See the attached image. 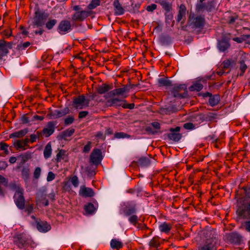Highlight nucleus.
I'll return each mask as SVG.
<instances>
[{
    "instance_id": "10",
    "label": "nucleus",
    "mask_w": 250,
    "mask_h": 250,
    "mask_svg": "<svg viewBox=\"0 0 250 250\" xmlns=\"http://www.w3.org/2000/svg\"><path fill=\"white\" fill-rule=\"evenodd\" d=\"M103 159L102 151L101 149L95 148L92 151L90 156V161L93 164L98 165Z\"/></svg>"
},
{
    "instance_id": "56",
    "label": "nucleus",
    "mask_w": 250,
    "mask_h": 250,
    "mask_svg": "<svg viewBox=\"0 0 250 250\" xmlns=\"http://www.w3.org/2000/svg\"><path fill=\"white\" fill-rule=\"evenodd\" d=\"M217 114L215 113L209 112L206 114V121H212L216 118Z\"/></svg>"
},
{
    "instance_id": "61",
    "label": "nucleus",
    "mask_w": 250,
    "mask_h": 250,
    "mask_svg": "<svg viewBox=\"0 0 250 250\" xmlns=\"http://www.w3.org/2000/svg\"><path fill=\"white\" fill-rule=\"evenodd\" d=\"M91 148V142L89 141L87 142V144L84 146L83 149V152H84V153L89 152Z\"/></svg>"
},
{
    "instance_id": "13",
    "label": "nucleus",
    "mask_w": 250,
    "mask_h": 250,
    "mask_svg": "<svg viewBox=\"0 0 250 250\" xmlns=\"http://www.w3.org/2000/svg\"><path fill=\"white\" fill-rule=\"evenodd\" d=\"M72 29L70 21L67 20H62L59 24L58 30L61 34H64L69 32Z\"/></svg>"
},
{
    "instance_id": "51",
    "label": "nucleus",
    "mask_w": 250,
    "mask_h": 250,
    "mask_svg": "<svg viewBox=\"0 0 250 250\" xmlns=\"http://www.w3.org/2000/svg\"><path fill=\"white\" fill-rule=\"evenodd\" d=\"M231 62L229 60H227L224 61L222 64V67L223 70H225V71H227L229 70L230 71L229 67L230 66Z\"/></svg>"
},
{
    "instance_id": "1",
    "label": "nucleus",
    "mask_w": 250,
    "mask_h": 250,
    "mask_svg": "<svg viewBox=\"0 0 250 250\" xmlns=\"http://www.w3.org/2000/svg\"><path fill=\"white\" fill-rule=\"evenodd\" d=\"M125 216L129 217L128 221L134 226H136L139 220L138 217L135 214L137 212L136 205L135 204L128 205L123 209Z\"/></svg>"
},
{
    "instance_id": "29",
    "label": "nucleus",
    "mask_w": 250,
    "mask_h": 250,
    "mask_svg": "<svg viewBox=\"0 0 250 250\" xmlns=\"http://www.w3.org/2000/svg\"><path fill=\"white\" fill-rule=\"evenodd\" d=\"M5 41L0 40V60L8 52V50L6 48Z\"/></svg>"
},
{
    "instance_id": "49",
    "label": "nucleus",
    "mask_w": 250,
    "mask_h": 250,
    "mask_svg": "<svg viewBox=\"0 0 250 250\" xmlns=\"http://www.w3.org/2000/svg\"><path fill=\"white\" fill-rule=\"evenodd\" d=\"M69 180H70L71 183H72V185L74 187L76 188V187H78L79 184V181L78 180V178L77 176L74 175V176H71Z\"/></svg>"
},
{
    "instance_id": "54",
    "label": "nucleus",
    "mask_w": 250,
    "mask_h": 250,
    "mask_svg": "<svg viewBox=\"0 0 250 250\" xmlns=\"http://www.w3.org/2000/svg\"><path fill=\"white\" fill-rule=\"evenodd\" d=\"M121 106L124 108L132 109L134 108L135 104L133 103L127 104L126 103V101L125 100H123V102L122 103Z\"/></svg>"
},
{
    "instance_id": "41",
    "label": "nucleus",
    "mask_w": 250,
    "mask_h": 250,
    "mask_svg": "<svg viewBox=\"0 0 250 250\" xmlns=\"http://www.w3.org/2000/svg\"><path fill=\"white\" fill-rule=\"evenodd\" d=\"M158 83L160 86H170L171 85V82L165 78H160L158 79Z\"/></svg>"
},
{
    "instance_id": "4",
    "label": "nucleus",
    "mask_w": 250,
    "mask_h": 250,
    "mask_svg": "<svg viewBox=\"0 0 250 250\" xmlns=\"http://www.w3.org/2000/svg\"><path fill=\"white\" fill-rule=\"evenodd\" d=\"M48 16L49 15L47 13L40 10L39 8H37L35 12L33 18V26L41 27L44 25Z\"/></svg>"
},
{
    "instance_id": "9",
    "label": "nucleus",
    "mask_w": 250,
    "mask_h": 250,
    "mask_svg": "<svg viewBox=\"0 0 250 250\" xmlns=\"http://www.w3.org/2000/svg\"><path fill=\"white\" fill-rule=\"evenodd\" d=\"M189 20L191 21V24L196 28L203 29L205 24V19L204 16H197L196 17L191 16L189 17Z\"/></svg>"
},
{
    "instance_id": "35",
    "label": "nucleus",
    "mask_w": 250,
    "mask_h": 250,
    "mask_svg": "<svg viewBox=\"0 0 250 250\" xmlns=\"http://www.w3.org/2000/svg\"><path fill=\"white\" fill-rule=\"evenodd\" d=\"M7 187H8L10 189L15 190L16 191L15 193H17L20 191H21L23 189L19 185L17 184L15 182H11L8 184Z\"/></svg>"
},
{
    "instance_id": "24",
    "label": "nucleus",
    "mask_w": 250,
    "mask_h": 250,
    "mask_svg": "<svg viewBox=\"0 0 250 250\" xmlns=\"http://www.w3.org/2000/svg\"><path fill=\"white\" fill-rule=\"evenodd\" d=\"M115 8V14L117 15H121L124 14L125 10L120 4L119 0H114L113 3Z\"/></svg>"
},
{
    "instance_id": "42",
    "label": "nucleus",
    "mask_w": 250,
    "mask_h": 250,
    "mask_svg": "<svg viewBox=\"0 0 250 250\" xmlns=\"http://www.w3.org/2000/svg\"><path fill=\"white\" fill-rule=\"evenodd\" d=\"M100 4V0H92L90 4L87 6V8L92 10L95 8Z\"/></svg>"
},
{
    "instance_id": "22",
    "label": "nucleus",
    "mask_w": 250,
    "mask_h": 250,
    "mask_svg": "<svg viewBox=\"0 0 250 250\" xmlns=\"http://www.w3.org/2000/svg\"><path fill=\"white\" fill-rule=\"evenodd\" d=\"M69 112L70 109L68 107H66L62 110H55L52 113V116L54 118H58L69 114Z\"/></svg>"
},
{
    "instance_id": "21",
    "label": "nucleus",
    "mask_w": 250,
    "mask_h": 250,
    "mask_svg": "<svg viewBox=\"0 0 250 250\" xmlns=\"http://www.w3.org/2000/svg\"><path fill=\"white\" fill-rule=\"evenodd\" d=\"M37 228L41 232H47L51 229V226L46 221H40L37 222Z\"/></svg>"
},
{
    "instance_id": "46",
    "label": "nucleus",
    "mask_w": 250,
    "mask_h": 250,
    "mask_svg": "<svg viewBox=\"0 0 250 250\" xmlns=\"http://www.w3.org/2000/svg\"><path fill=\"white\" fill-rule=\"evenodd\" d=\"M31 115L29 113H27L22 115L20 118V121L23 124H26L29 122V118Z\"/></svg>"
},
{
    "instance_id": "30",
    "label": "nucleus",
    "mask_w": 250,
    "mask_h": 250,
    "mask_svg": "<svg viewBox=\"0 0 250 250\" xmlns=\"http://www.w3.org/2000/svg\"><path fill=\"white\" fill-rule=\"evenodd\" d=\"M136 163L138 166L146 167L150 164V160L148 158L142 157L136 162Z\"/></svg>"
},
{
    "instance_id": "52",
    "label": "nucleus",
    "mask_w": 250,
    "mask_h": 250,
    "mask_svg": "<svg viewBox=\"0 0 250 250\" xmlns=\"http://www.w3.org/2000/svg\"><path fill=\"white\" fill-rule=\"evenodd\" d=\"M240 70H241V73L240 74V76H243L244 72H245L246 69L247 68V65L245 63V62L243 60H242L240 62Z\"/></svg>"
},
{
    "instance_id": "33",
    "label": "nucleus",
    "mask_w": 250,
    "mask_h": 250,
    "mask_svg": "<svg viewBox=\"0 0 250 250\" xmlns=\"http://www.w3.org/2000/svg\"><path fill=\"white\" fill-rule=\"evenodd\" d=\"M220 101V97L219 95H212L211 97L209 99L208 103L209 105L211 106H214L217 105Z\"/></svg>"
},
{
    "instance_id": "58",
    "label": "nucleus",
    "mask_w": 250,
    "mask_h": 250,
    "mask_svg": "<svg viewBox=\"0 0 250 250\" xmlns=\"http://www.w3.org/2000/svg\"><path fill=\"white\" fill-rule=\"evenodd\" d=\"M74 121V118L73 116H69L64 119V124L69 125L72 124Z\"/></svg>"
},
{
    "instance_id": "39",
    "label": "nucleus",
    "mask_w": 250,
    "mask_h": 250,
    "mask_svg": "<svg viewBox=\"0 0 250 250\" xmlns=\"http://www.w3.org/2000/svg\"><path fill=\"white\" fill-rule=\"evenodd\" d=\"M37 198L45 206H47L49 205L48 201L46 199V196L43 193L38 194Z\"/></svg>"
},
{
    "instance_id": "28",
    "label": "nucleus",
    "mask_w": 250,
    "mask_h": 250,
    "mask_svg": "<svg viewBox=\"0 0 250 250\" xmlns=\"http://www.w3.org/2000/svg\"><path fill=\"white\" fill-rule=\"evenodd\" d=\"M156 2L160 4L166 12H170L172 9V4L166 0H159Z\"/></svg>"
},
{
    "instance_id": "37",
    "label": "nucleus",
    "mask_w": 250,
    "mask_h": 250,
    "mask_svg": "<svg viewBox=\"0 0 250 250\" xmlns=\"http://www.w3.org/2000/svg\"><path fill=\"white\" fill-rule=\"evenodd\" d=\"M84 209L87 214H92L94 213L95 210L94 206L91 203H89L84 206Z\"/></svg>"
},
{
    "instance_id": "53",
    "label": "nucleus",
    "mask_w": 250,
    "mask_h": 250,
    "mask_svg": "<svg viewBox=\"0 0 250 250\" xmlns=\"http://www.w3.org/2000/svg\"><path fill=\"white\" fill-rule=\"evenodd\" d=\"M114 137L116 138H130V136L126 133L120 132H116L114 134Z\"/></svg>"
},
{
    "instance_id": "6",
    "label": "nucleus",
    "mask_w": 250,
    "mask_h": 250,
    "mask_svg": "<svg viewBox=\"0 0 250 250\" xmlns=\"http://www.w3.org/2000/svg\"><path fill=\"white\" fill-rule=\"evenodd\" d=\"M171 92L175 98L182 99L188 97L187 86L185 84L175 85L171 89Z\"/></svg>"
},
{
    "instance_id": "59",
    "label": "nucleus",
    "mask_w": 250,
    "mask_h": 250,
    "mask_svg": "<svg viewBox=\"0 0 250 250\" xmlns=\"http://www.w3.org/2000/svg\"><path fill=\"white\" fill-rule=\"evenodd\" d=\"M41 169L39 167H37L36 168L34 172V177L35 179H38L41 175Z\"/></svg>"
},
{
    "instance_id": "44",
    "label": "nucleus",
    "mask_w": 250,
    "mask_h": 250,
    "mask_svg": "<svg viewBox=\"0 0 250 250\" xmlns=\"http://www.w3.org/2000/svg\"><path fill=\"white\" fill-rule=\"evenodd\" d=\"M57 21L55 19H49L45 24L46 27L50 30L57 23Z\"/></svg>"
},
{
    "instance_id": "5",
    "label": "nucleus",
    "mask_w": 250,
    "mask_h": 250,
    "mask_svg": "<svg viewBox=\"0 0 250 250\" xmlns=\"http://www.w3.org/2000/svg\"><path fill=\"white\" fill-rule=\"evenodd\" d=\"M217 239L216 235L207 238L204 243L198 247V250H216Z\"/></svg>"
},
{
    "instance_id": "17",
    "label": "nucleus",
    "mask_w": 250,
    "mask_h": 250,
    "mask_svg": "<svg viewBox=\"0 0 250 250\" xmlns=\"http://www.w3.org/2000/svg\"><path fill=\"white\" fill-rule=\"evenodd\" d=\"M214 8V2L213 1H208L206 3H197L196 6V10L197 12L204 11V10L210 12Z\"/></svg>"
},
{
    "instance_id": "63",
    "label": "nucleus",
    "mask_w": 250,
    "mask_h": 250,
    "mask_svg": "<svg viewBox=\"0 0 250 250\" xmlns=\"http://www.w3.org/2000/svg\"><path fill=\"white\" fill-rule=\"evenodd\" d=\"M156 8H157V5L155 4H152L151 5H148L146 7V9L148 12H153Z\"/></svg>"
},
{
    "instance_id": "23",
    "label": "nucleus",
    "mask_w": 250,
    "mask_h": 250,
    "mask_svg": "<svg viewBox=\"0 0 250 250\" xmlns=\"http://www.w3.org/2000/svg\"><path fill=\"white\" fill-rule=\"evenodd\" d=\"M113 88L112 84L103 83L96 88L97 92L100 94H103Z\"/></svg>"
},
{
    "instance_id": "8",
    "label": "nucleus",
    "mask_w": 250,
    "mask_h": 250,
    "mask_svg": "<svg viewBox=\"0 0 250 250\" xmlns=\"http://www.w3.org/2000/svg\"><path fill=\"white\" fill-rule=\"evenodd\" d=\"M229 40L230 38L229 35H222L221 39L218 40L217 42V47L220 51L224 52L229 48L230 46Z\"/></svg>"
},
{
    "instance_id": "64",
    "label": "nucleus",
    "mask_w": 250,
    "mask_h": 250,
    "mask_svg": "<svg viewBox=\"0 0 250 250\" xmlns=\"http://www.w3.org/2000/svg\"><path fill=\"white\" fill-rule=\"evenodd\" d=\"M244 227L245 229L250 232V221H247L244 223Z\"/></svg>"
},
{
    "instance_id": "34",
    "label": "nucleus",
    "mask_w": 250,
    "mask_h": 250,
    "mask_svg": "<svg viewBox=\"0 0 250 250\" xmlns=\"http://www.w3.org/2000/svg\"><path fill=\"white\" fill-rule=\"evenodd\" d=\"M160 238L158 236L153 237L149 242V246L150 247L158 248L160 246Z\"/></svg>"
},
{
    "instance_id": "18",
    "label": "nucleus",
    "mask_w": 250,
    "mask_h": 250,
    "mask_svg": "<svg viewBox=\"0 0 250 250\" xmlns=\"http://www.w3.org/2000/svg\"><path fill=\"white\" fill-rule=\"evenodd\" d=\"M227 238L231 243L236 244H240L242 240L241 236L236 232L227 234Z\"/></svg>"
},
{
    "instance_id": "16",
    "label": "nucleus",
    "mask_w": 250,
    "mask_h": 250,
    "mask_svg": "<svg viewBox=\"0 0 250 250\" xmlns=\"http://www.w3.org/2000/svg\"><path fill=\"white\" fill-rule=\"evenodd\" d=\"M178 12L176 18V21L178 22H181L182 24L185 23L186 21V15L187 8L184 4H181L178 6Z\"/></svg>"
},
{
    "instance_id": "2",
    "label": "nucleus",
    "mask_w": 250,
    "mask_h": 250,
    "mask_svg": "<svg viewBox=\"0 0 250 250\" xmlns=\"http://www.w3.org/2000/svg\"><path fill=\"white\" fill-rule=\"evenodd\" d=\"M73 10L75 13L72 15V21L74 22L83 21L92 14L91 11L83 10L79 5H75Z\"/></svg>"
},
{
    "instance_id": "11",
    "label": "nucleus",
    "mask_w": 250,
    "mask_h": 250,
    "mask_svg": "<svg viewBox=\"0 0 250 250\" xmlns=\"http://www.w3.org/2000/svg\"><path fill=\"white\" fill-rule=\"evenodd\" d=\"M15 203L17 207L21 209L25 208V199L23 196V189L21 191L15 193L14 195Z\"/></svg>"
},
{
    "instance_id": "36",
    "label": "nucleus",
    "mask_w": 250,
    "mask_h": 250,
    "mask_svg": "<svg viewBox=\"0 0 250 250\" xmlns=\"http://www.w3.org/2000/svg\"><path fill=\"white\" fill-rule=\"evenodd\" d=\"M171 229V225L170 224H168L166 222H165L159 226V229L160 231L166 233L169 232Z\"/></svg>"
},
{
    "instance_id": "26",
    "label": "nucleus",
    "mask_w": 250,
    "mask_h": 250,
    "mask_svg": "<svg viewBox=\"0 0 250 250\" xmlns=\"http://www.w3.org/2000/svg\"><path fill=\"white\" fill-rule=\"evenodd\" d=\"M228 14L229 15L226 19V22L229 25H233L238 19V15L236 13H230V12H228Z\"/></svg>"
},
{
    "instance_id": "32",
    "label": "nucleus",
    "mask_w": 250,
    "mask_h": 250,
    "mask_svg": "<svg viewBox=\"0 0 250 250\" xmlns=\"http://www.w3.org/2000/svg\"><path fill=\"white\" fill-rule=\"evenodd\" d=\"M110 246L112 249L119 250L123 247V244L122 242L113 239L110 242Z\"/></svg>"
},
{
    "instance_id": "3",
    "label": "nucleus",
    "mask_w": 250,
    "mask_h": 250,
    "mask_svg": "<svg viewBox=\"0 0 250 250\" xmlns=\"http://www.w3.org/2000/svg\"><path fill=\"white\" fill-rule=\"evenodd\" d=\"M13 242L20 249L27 247L31 243V240L29 236L24 233H18L13 237Z\"/></svg>"
},
{
    "instance_id": "7",
    "label": "nucleus",
    "mask_w": 250,
    "mask_h": 250,
    "mask_svg": "<svg viewBox=\"0 0 250 250\" xmlns=\"http://www.w3.org/2000/svg\"><path fill=\"white\" fill-rule=\"evenodd\" d=\"M131 88H132V87H131ZM130 88V87H129L127 85H124L123 87L116 88L109 91L107 93L106 96H105V97L107 98L114 97L116 96H121L125 98L126 96H124V94L128 92Z\"/></svg>"
},
{
    "instance_id": "38",
    "label": "nucleus",
    "mask_w": 250,
    "mask_h": 250,
    "mask_svg": "<svg viewBox=\"0 0 250 250\" xmlns=\"http://www.w3.org/2000/svg\"><path fill=\"white\" fill-rule=\"evenodd\" d=\"M203 88V85L200 83H195L190 86L188 89L190 91H200Z\"/></svg>"
},
{
    "instance_id": "60",
    "label": "nucleus",
    "mask_w": 250,
    "mask_h": 250,
    "mask_svg": "<svg viewBox=\"0 0 250 250\" xmlns=\"http://www.w3.org/2000/svg\"><path fill=\"white\" fill-rule=\"evenodd\" d=\"M183 127L186 129H193L195 127L194 125L192 123H186L184 124Z\"/></svg>"
},
{
    "instance_id": "57",
    "label": "nucleus",
    "mask_w": 250,
    "mask_h": 250,
    "mask_svg": "<svg viewBox=\"0 0 250 250\" xmlns=\"http://www.w3.org/2000/svg\"><path fill=\"white\" fill-rule=\"evenodd\" d=\"M131 6L132 7V12L133 13L136 14L139 13V8L141 6V4L140 3L135 4L132 3Z\"/></svg>"
},
{
    "instance_id": "47",
    "label": "nucleus",
    "mask_w": 250,
    "mask_h": 250,
    "mask_svg": "<svg viewBox=\"0 0 250 250\" xmlns=\"http://www.w3.org/2000/svg\"><path fill=\"white\" fill-rule=\"evenodd\" d=\"M13 145L17 149H21L22 150L26 149L24 147V145L21 140H17L13 143Z\"/></svg>"
},
{
    "instance_id": "25",
    "label": "nucleus",
    "mask_w": 250,
    "mask_h": 250,
    "mask_svg": "<svg viewBox=\"0 0 250 250\" xmlns=\"http://www.w3.org/2000/svg\"><path fill=\"white\" fill-rule=\"evenodd\" d=\"M80 194L84 197H92L94 195L93 190L91 188H83L80 191Z\"/></svg>"
},
{
    "instance_id": "15",
    "label": "nucleus",
    "mask_w": 250,
    "mask_h": 250,
    "mask_svg": "<svg viewBox=\"0 0 250 250\" xmlns=\"http://www.w3.org/2000/svg\"><path fill=\"white\" fill-rule=\"evenodd\" d=\"M85 101H86L87 106H88L90 100L89 99L86 100L83 95H81L77 97L74 98L72 105L76 109H82L83 104Z\"/></svg>"
},
{
    "instance_id": "31",
    "label": "nucleus",
    "mask_w": 250,
    "mask_h": 250,
    "mask_svg": "<svg viewBox=\"0 0 250 250\" xmlns=\"http://www.w3.org/2000/svg\"><path fill=\"white\" fill-rule=\"evenodd\" d=\"M52 154V147L51 143H48L45 146L43 151L44 157L47 159L50 158Z\"/></svg>"
},
{
    "instance_id": "12",
    "label": "nucleus",
    "mask_w": 250,
    "mask_h": 250,
    "mask_svg": "<svg viewBox=\"0 0 250 250\" xmlns=\"http://www.w3.org/2000/svg\"><path fill=\"white\" fill-rule=\"evenodd\" d=\"M237 215L243 218L250 219V201L244 208L239 207L236 211Z\"/></svg>"
},
{
    "instance_id": "43",
    "label": "nucleus",
    "mask_w": 250,
    "mask_h": 250,
    "mask_svg": "<svg viewBox=\"0 0 250 250\" xmlns=\"http://www.w3.org/2000/svg\"><path fill=\"white\" fill-rule=\"evenodd\" d=\"M165 16H166V22L168 23H170V22H172V25L173 26V24H174V21H172V19H173V14L170 12H166L165 13Z\"/></svg>"
},
{
    "instance_id": "40",
    "label": "nucleus",
    "mask_w": 250,
    "mask_h": 250,
    "mask_svg": "<svg viewBox=\"0 0 250 250\" xmlns=\"http://www.w3.org/2000/svg\"><path fill=\"white\" fill-rule=\"evenodd\" d=\"M75 132L74 128H69L64 131L62 133V138L66 139V138L70 137L73 135Z\"/></svg>"
},
{
    "instance_id": "14",
    "label": "nucleus",
    "mask_w": 250,
    "mask_h": 250,
    "mask_svg": "<svg viewBox=\"0 0 250 250\" xmlns=\"http://www.w3.org/2000/svg\"><path fill=\"white\" fill-rule=\"evenodd\" d=\"M180 129V126H176L175 128H170L169 129L170 132L167 134L168 138L174 142L179 141L182 137V134L179 133Z\"/></svg>"
},
{
    "instance_id": "50",
    "label": "nucleus",
    "mask_w": 250,
    "mask_h": 250,
    "mask_svg": "<svg viewBox=\"0 0 250 250\" xmlns=\"http://www.w3.org/2000/svg\"><path fill=\"white\" fill-rule=\"evenodd\" d=\"M30 44L31 43L29 42H26L23 43L21 42L17 45V49L19 50H24L26 48L30 46Z\"/></svg>"
},
{
    "instance_id": "55",
    "label": "nucleus",
    "mask_w": 250,
    "mask_h": 250,
    "mask_svg": "<svg viewBox=\"0 0 250 250\" xmlns=\"http://www.w3.org/2000/svg\"><path fill=\"white\" fill-rule=\"evenodd\" d=\"M20 157L21 158V163L23 164L31 158V155L30 153H26L24 154L20 155Z\"/></svg>"
},
{
    "instance_id": "48",
    "label": "nucleus",
    "mask_w": 250,
    "mask_h": 250,
    "mask_svg": "<svg viewBox=\"0 0 250 250\" xmlns=\"http://www.w3.org/2000/svg\"><path fill=\"white\" fill-rule=\"evenodd\" d=\"M58 153L57 154L56 160L57 163L61 162L63 159V156L65 155V151L63 149H58Z\"/></svg>"
},
{
    "instance_id": "27",
    "label": "nucleus",
    "mask_w": 250,
    "mask_h": 250,
    "mask_svg": "<svg viewBox=\"0 0 250 250\" xmlns=\"http://www.w3.org/2000/svg\"><path fill=\"white\" fill-rule=\"evenodd\" d=\"M28 132V129L27 128H25L22 130H21L19 131H17L11 133L9 135V138H22L24 136H25L27 132Z\"/></svg>"
},
{
    "instance_id": "45",
    "label": "nucleus",
    "mask_w": 250,
    "mask_h": 250,
    "mask_svg": "<svg viewBox=\"0 0 250 250\" xmlns=\"http://www.w3.org/2000/svg\"><path fill=\"white\" fill-rule=\"evenodd\" d=\"M0 149L1 150H3V152L2 155L3 156H5L6 155L8 154L9 151L8 150V145L6 143L1 142L0 143Z\"/></svg>"
},
{
    "instance_id": "19",
    "label": "nucleus",
    "mask_w": 250,
    "mask_h": 250,
    "mask_svg": "<svg viewBox=\"0 0 250 250\" xmlns=\"http://www.w3.org/2000/svg\"><path fill=\"white\" fill-rule=\"evenodd\" d=\"M56 123L51 121L47 123L46 127H45L42 130V133L46 137H48L52 135L55 130V125Z\"/></svg>"
},
{
    "instance_id": "20",
    "label": "nucleus",
    "mask_w": 250,
    "mask_h": 250,
    "mask_svg": "<svg viewBox=\"0 0 250 250\" xmlns=\"http://www.w3.org/2000/svg\"><path fill=\"white\" fill-rule=\"evenodd\" d=\"M110 98V99L107 100L105 102V105L107 106H115L116 107L121 106L123 100L114 97Z\"/></svg>"
},
{
    "instance_id": "62",
    "label": "nucleus",
    "mask_w": 250,
    "mask_h": 250,
    "mask_svg": "<svg viewBox=\"0 0 250 250\" xmlns=\"http://www.w3.org/2000/svg\"><path fill=\"white\" fill-rule=\"evenodd\" d=\"M0 184L3 185L5 187L8 186V180L4 176L0 175Z\"/></svg>"
}]
</instances>
